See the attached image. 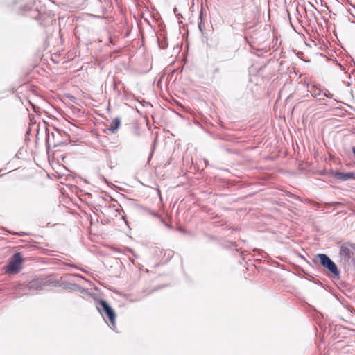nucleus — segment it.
Segmentation results:
<instances>
[{"instance_id":"obj_1","label":"nucleus","mask_w":355,"mask_h":355,"mask_svg":"<svg viewBox=\"0 0 355 355\" xmlns=\"http://www.w3.org/2000/svg\"><path fill=\"white\" fill-rule=\"evenodd\" d=\"M23 262L21 253L17 252L10 259L8 265L6 267V271L9 274L18 273L21 268Z\"/></svg>"},{"instance_id":"obj_2","label":"nucleus","mask_w":355,"mask_h":355,"mask_svg":"<svg viewBox=\"0 0 355 355\" xmlns=\"http://www.w3.org/2000/svg\"><path fill=\"white\" fill-rule=\"evenodd\" d=\"M98 309L100 312L106 315L110 320V327L114 329L116 327V314L112 307L110 306V305L105 300H101L99 302V306H98Z\"/></svg>"},{"instance_id":"obj_3","label":"nucleus","mask_w":355,"mask_h":355,"mask_svg":"<svg viewBox=\"0 0 355 355\" xmlns=\"http://www.w3.org/2000/svg\"><path fill=\"white\" fill-rule=\"evenodd\" d=\"M317 258L320 263L325 268H327L332 274L338 275L339 272L336 265L330 258L324 254H319L317 255Z\"/></svg>"},{"instance_id":"obj_4","label":"nucleus","mask_w":355,"mask_h":355,"mask_svg":"<svg viewBox=\"0 0 355 355\" xmlns=\"http://www.w3.org/2000/svg\"><path fill=\"white\" fill-rule=\"evenodd\" d=\"M353 245L349 243H345L340 247V257L344 262H347L353 256Z\"/></svg>"},{"instance_id":"obj_5","label":"nucleus","mask_w":355,"mask_h":355,"mask_svg":"<svg viewBox=\"0 0 355 355\" xmlns=\"http://www.w3.org/2000/svg\"><path fill=\"white\" fill-rule=\"evenodd\" d=\"M44 284L42 281L40 279H34L30 282L26 286H23L21 284L19 285L20 290H24L25 288H28L30 291H37L42 289Z\"/></svg>"},{"instance_id":"obj_6","label":"nucleus","mask_w":355,"mask_h":355,"mask_svg":"<svg viewBox=\"0 0 355 355\" xmlns=\"http://www.w3.org/2000/svg\"><path fill=\"white\" fill-rule=\"evenodd\" d=\"M335 178L338 180L346 181V180L353 178L354 173H341V172H337L335 174Z\"/></svg>"},{"instance_id":"obj_7","label":"nucleus","mask_w":355,"mask_h":355,"mask_svg":"<svg viewBox=\"0 0 355 355\" xmlns=\"http://www.w3.org/2000/svg\"><path fill=\"white\" fill-rule=\"evenodd\" d=\"M120 124V119L118 118L114 119L110 123L109 130H110L112 132H114L116 130L119 129Z\"/></svg>"},{"instance_id":"obj_8","label":"nucleus","mask_w":355,"mask_h":355,"mask_svg":"<svg viewBox=\"0 0 355 355\" xmlns=\"http://www.w3.org/2000/svg\"><path fill=\"white\" fill-rule=\"evenodd\" d=\"M320 90L319 89H318V88H315V89L313 90V92H312L313 94L315 96H317L320 95Z\"/></svg>"},{"instance_id":"obj_9","label":"nucleus","mask_w":355,"mask_h":355,"mask_svg":"<svg viewBox=\"0 0 355 355\" xmlns=\"http://www.w3.org/2000/svg\"><path fill=\"white\" fill-rule=\"evenodd\" d=\"M324 96H327V97H330V98L332 97V94L329 92H327V91L326 92H324Z\"/></svg>"}]
</instances>
